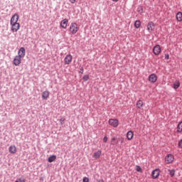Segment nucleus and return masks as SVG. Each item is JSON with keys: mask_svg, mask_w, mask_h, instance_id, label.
Segmentation results:
<instances>
[{"mask_svg": "<svg viewBox=\"0 0 182 182\" xmlns=\"http://www.w3.org/2000/svg\"><path fill=\"white\" fill-rule=\"evenodd\" d=\"M133 136H134V134L132 132V131H129L127 133V140H132V139H133Z\"/></svg>", "mask_w": 182, "mask_h": 182, "instance_id": "nucleus-16", "label": "nucleus"}, {"mask_svg": "<svg viewBox=\"0 0 182 182\" xmlns=\"http://www.w3.org/2000/svg\"><path fill=\"white\" fill-rule=\"evenodd\" d=\"M97 182H105V181L103 179H101V180H97Z\"/></svg>", "mask_w": 182, "mask_h": 182, "instance_id": "nucleus-37", "label": "nucleus"}, {"mask_svg": "<svg viewBox=\"0 0 182 182\" xmlns=\"http://www.w3.org/2000/svg\"><path fill=\"white\" fill-rule=\"evenodd\" d=\"M176 19L178 22H181L182 21V13L178 12L176 14Z\"/></svg>", "mask_w": 182, "mask_h": 182, "instance_id": "nucleus-19", "label": "nucleus"}, {"mask_svg": "<svg viewBox=\"0 0 182 182\" xmlns=\"http://www.w3.org/2000/svg\"><path fill=\"white\" fill-rule=\"evenodd\" d=\"M18 181H19V182H25V178L21 176V177L18 179Z\"/></svg>", "mask_w": 182, "mask_h": 182, "instance_id": "nucleus-32", "label": "nucleus"}, {"mask_svg": "<svg viewBox=\"0 0 182 182\" xmlns=\"http://www.w3.org/2000/svg\"><path fill=\"white\" fill-rule=\"evenodd\" d=\"M48 163H53V161H56V155H51L48 159Z\"/></svg>", "mask_w": 182, "mask_h": 182, "instance_id": "nucleus-17", "label": "nucleus"}, {"mask_svg": "<svg viewBox=\"0 0 182 182\" xmlns=\"http://www.w3.org/2000/svg\"><path fill=\"white\" fill-rule=\"evenodd\" d=\"M70 2L71 4H75V2H76V0H70Z\"/></svg>", "mask_w": 182, "mask_h": 182, "instance_id": "nucleus-35", "label": "nucleus"}, {"mask_svg": "<svg viewBox=\"0 0 182 182\" xmlns=\"http://www.w3.org/2000/svg\"><path fill=\"white\" fill-rule=\"evenodd\" d=\"M83 80H85V82H87V80H89V75H85L83 76Z\"/></svg>", "mask_w": 182, "mask_h": 182, "instance_id": "nucleus-26", "label": "nucleus"}, {"mask_svg": "<svg viewBox=\"0 0 182 182\" xmlns=\"http://www.w3.org/2000/svg\"><path fill=\"white\" fill-rule=\"evenodd\" d=\"M83 72H84V70H83V68H80V73L83 74Z\"/></svg>", "mask_w": 182, "mask_h": 182, "instance_id": "nucleus-36", "label": "nucleus"}, {"mask_svg": "<svg viewBox=\"0 0 182 182\" xmlns=\"http://www.w3.org/2000/svg\"><path fill=\"white\" fill-rule=\"evenodd\" d=\"M160 176V169H155L152 171V178H157Z\"/></svg>", "mask_w": 182, "mask_h": 182, "instance_id": "nucleus-14", "label": "nucleus"}, {"mask_svg": "<svg viewBox=\"0 0 182 182\" xmlns=\"http://www.w3.org/2000/svg\"><path fill=\"white\" fill-rule=\"evenodd\" d=\"M137 11L139 13V14H143V7L140 6L137 9Z\"/></svg>", "mask_w": 182, "mask_h": 182, "instance_id": "nucleus-27", "label": "nucleus"}, {"mask_svg": "<svg viewBox=\"0 0 182 182\" xmlns=\"http://www.w3.org/2000/svg\"><path fill=\"white\" fill-rule=\"evenodd\" d=\"M136 107L138 109H141L143 107V101L142 100H139L136 102Z\"/></svg>", "mask_w": 182, "mask_h": 182, "instance_id": "nucleus-20", "label": "nucleus"}, {"mask_svg": "<svg viewBox=\"0 0 182 182\" xmlns=\"http://www.w3.org/2000/svg\"><path fill=\"white\" fill-rule=\"evenodd\" d=\"M141 25V23L140 22L139 20H136L134 22V26H135V28H136V29H139V28H140Z\"/></svg>", "mask_w": 182, "mask_h": 182, "instance_id": "nucleus-22", "label": "nucleus"}, {"mask_svg": "<svg viewBox=\"0 0 182 182\" xmlns=\"http://www.w3.org/2000/svg\"><path fill=\"white\" fill-rule=\"evenodd\" d=\"M102 156V151L98 150L96 152L94 153L93 157L95 159H100V156Z\"/></svg>", "mask_w": 182, "mask_h": 182, "instance_id": "nucleus-15", "label": "nucleus"}, {"mask_svg": "<svg viewBox=\"0 0 182 182\" xmlns=\"http://www.w3.org/2000/svg\"><path fill=\"white\" fill-rule=\"evenodd\" d=\"M26 55V51L25 50V48L23 47L20 48L18 52V56L23 59Z\"/></svg>", "mask_w": 182, "mask_h": 182, "instance_id": "nucleus-8", "label": "nucleus"}, {"mask_svg": "<svg viewBox=\"0 0 182 182\" xmlns=\"http://www.w3.org/2000/svg\"><path fill=\"white\" fill-rule=\"evenodd\" d=\"M177 132H178V133L182 132V122L178 123V124L177 126Z\"/></svg>", "mask_w": 182, "mask_h": 182, "instance_id": "nucleus-21", "label": "nucleus"}, {"mask_svg": "<svg viewBox=\"0 0 182 182\" xmlns=\"http://www.w3.org/2000/svg\"><path fill=\"white\" fill-rule=\"evenodd\" d=\"M79 31V26L76 23H72L70 26V32L72 35H75Z\"/></svg>", "mask_w": 182, "mask_h": 182, "instance_id": "nucleus-2", "label": "nucleus"}, {"mask_svg": "<svg viewBox=\"0 0 182 182\" xmlns=\"http://www.w3.org/2000/svg\"><path fill=\"white\" fill-rule=\"evenodd\" d=\"M19 19V15L18 14H14L10 21V25L11 26V32H18L21 28V24L18 23Z\"/></svg>", "mask_w": 182, "mask_h": 182, "instance_id": "nucleus-1", "label": "nucleus"}, {"mask_svg": "<svg viewBox=\"0 0 182 182\" xmlns=\"http://www.w3.org/2000/svg\"><path fill=\"white\" fill-rule=\"evenodd\" d=\"M113 2H119V0H112Z\"/></svg>", "mask_w": 182, "mask_h": 182, "instance_id": "nucleus-38", "label": "nucleus"}, {"mask_svg": "<svg viewBox=\"0 0 182 182\" xmlns=\"http://www.w3.org/2000/svg\"><path fill=\"white\" fill-rule=\"evenodd\" d=\"M73 59V57L72 56V55H70V54L67 55L65 56V58H64L65 65H70Z\"/></svg>", "mask_w": 182, "mask_h": 182, "instance_id": "nucleus-7", "label": "nucleus"}, {"mask_svg": "<svg viewBox=\"0 0 182 182\" xmlns=\"http://www.w3.org/2000/svg\"><path fill=\"white\" fill-rule=\"evenodd\" d=\"M147 31L151 33V32H154V29H156V26L154 25V23L150 21L148 23L146 26Z\"/></svg>", "mask_w": 182, "mask_h": 182, "instance_id": "nucleus-3", "label": "nucleus"}, {"mask_svg": "<svg viewBox=\"0 0 182 182\" xmlns=\"http://www.w3.org/2000/svg\"><path fill=\"white\" fill-rule=\"evenodd\" d=\"M49 95H50V93L49 92L48 90H46L44 92H42L43 100H48V99H49Z\"/></svg>", "mask_w": 182, "mask_h": 182, "instance_id": "nucleus-12", "label": "nucleus"}, {"mask_svg": "<svg viewBox=\"0 0 182 182\" xmlns=\"http://www.w3.org/2000/svg\"><path fill=\"white\" fill-rule=\"evenodd\" d=\"M65 121H66V118H65V117H61L60 119H59V122L61 126H63V124H65Z\"/></svg>", "mask_w": 182, "mask_h": 182, "instance_id": "nucleus-25", "label": "nucleus"}, {"mask_svg": "<svg viewBox=\"0 0 182 182\" xmlns=\"http://www.w3.org/2000/svg\"><path fill=\"white\" fill-rule=\"evenodd\" d=\"M108 123L109 126H112V127H117V126H119V120L116 119H109Z\"/></svg>", "mask_w": 182, "mask_h": 182, "instance_id": "nucleus-5", "label": "nucleus"}, {"mask_svg": "<svg viewBox=\"0 0 182 182\" xmlns=\"http://www.w3.org/2000/svg\"><path fill=\"white\" fill-rule=\"evenodd\" d=\"M180 87V82L179 81H176L173 84V89L176 90V89H178Z\"/></svg>", "mask_w": 182, "mask_h": 182, "instance_id": "nucleus-23", "label": "nucleus"}, {"mask_svg": "<svg viewBox=\"0 0 182 182\" xmlns=\"http://www.w3.org/2000/svg\"><path fill=\"white\" fill-rule=\"evenodd\" d=\"M107 140H109V138H107V136H105V137L103 138V141H104V143H107Z\"/></svg>", "mask_w": 182, "mask_h": 182, "instance_id": "nucleus-34", "label": "nucleus"}, {"mask_svg": "<svg viewBox=\"0 0 182 182\" xmlns=\"http://www.w3.org/2000/svg\"><path fill=\"white\" fill-rule=\"evenodd\" d=\"M168 171L171 177H174V175L176 174V171L174 169H168Z\"/></svg>", "mask_w": 182, "mask_h": 182, "instance_id": "nucleus-24", "label": "nucleus"}, {"mask_svg": "<svg viewBox=\"0 0 182 182\" xmlns=\"http://www.w3.org/2000/svg\"><path fill=\"white\" fill-rule=\"evenodd\" d=\"M136 171L141 173V167H140L139 166H136Z\"/></svg>", "mask_w": 182, "mask_h": 182, "instance_id": "nucleus-29", "label": "nucleus"}, {"mask_svg": "<svg viewBox=\"0 0 182 182\" xmlns=\"http://www.w3.org/2000/svg\"><path fill=\"white\" fill-rule=\"evenodd\" d=\"M119 141H120L121 143H124V138H123L122 136L118 138V139H117Z\"/></svg>", "mask_w": 182, "mask_h": 182, "instance_id": "nucleus-28", "label": "nucleus"}, {"mask_svg": "<svg viewBox=\"0 0 182 182\" xmlns=\"http://www.w3.org/2000/svg\"><path fill=\"white\" fill-rule=\"evenodd\" d=\"M21 63L22 57H19V55H16L13 60V63L15 66H19Z\"/></svg>", "mask_w": 182, "mask_h": 182, "instance_id": "nucleus-4", "label": "nucleus"}, {"mask_svg": "<svg viewBox=\"0 0 182 182\" xmlns=\"http://www.w3.org/2000/svg\"><path fill=\"white\" fill-rule=\"evenodd\" d=\"M161 52V48L160 46L156 45L153 48V53L154 55H160V53Z\"/></svg>", "mask_w": 182, "mask_h": 182, "instance_id": "nucleus-9", "label": "nucleus"}, {"mask_svg": "<svg viewBox=\"0 0 182 182\" xmlns=\"http://www.w3.org/2000/svg\"><path fill=\"white\" fill-rule=\"evenodd\" d=\"M82 182H89V178L84 177L83 179H82Z\"/></svg>", "mask_w": 182, "mask_h": 182, "instance_id": "nucleus-31", "label": "nucleus"}, {"mask_svg": "<svg viewBox=\"0 0 182 182\" xmlns=\"http://www.w3.org/2000/svg\"><path fill=\"white\" fill-rule=\"evenodd\" d=\"M111 144H112L113 146H116V144H119V141L116 137L114 136L112 138Z\"/></svg>", "mask_w": 182, "mask_h": 182, "instance_id": "nucleus-18", "label": "nucleus"}, {"mask_svg": "<svg viewBox=\"0 0 182 182\" xmlns=\"http://www.w3.org/2000/svg\"><path fill=\"white\" fill-rule=\"evenodd\" d=\"M9 151L11 154H15L16 153L17 149H16V146L15 145H11L9 148Z\"/></svg>", "mask_w": 182, "mask_h": 182, "instance_id": "nucleus-13", "label": "nucleus"}, {"mask_svg": "<svg viewBox=\"0 0 182 182\" xmlns=\"http://www.w3.org/2000/svg\"><path fill=\"white\" fill-rule=\"evenodd\" d=\"M169 58H170V55H168V53H166V54H165V59H166V60H168Z\"/></svg>", "mask_w": 182, "mask_h": 182, "instance_id": "nucleus-33", "label": "nucleus"}, {"mask_svg": "<svg viewBox=\"0 0 182 182\" xmlns=\"http://www.w3.org/2000/svg\"><path fill=\"white\" fill-rule=\"evenodd\" d=\"M149 82H151V83H156V82L157 81V75H156L155 74L150 75L149 77Z\"/></svg>", "mask_w": 182, "mask_h": 182, "instance_id": "nucleus-11", "label": "nucleus"}, {"mask_svg": "<svg viewBox=\"0 0 182 182\" xmlns=\"http://www.w3.org/2000/svg\"><path fill=\"white\" fill-rule=\"evenodd\" d=\"M68 23H69V21L66 18L63 19L60 22L61 28H63V29H66V28H68Z\"/></svg>", "mask_w": 182, "mask_h": 182, "instance_id": "nucleus-10", "label": "nucleus"}, {"mask_svg": "<svg viewBox=\"0 0 182 182\" xmlns=\"http://www.w3.org/2000/svg\"><path fill=\"white\" fill-rule=\"evenodd\" d=\"M173 161H174V156H173V154H168L165 157V162L166 164H171Z\"/></svg>", "mask_w": 182, "mask_h": 182, "instance_id": "nucleus-6", "label": "nucleus"}, {"mask_svg": "<svg viewBox=\"0 0 182 182\" xmlns=\"http://www.w3.org/2000/svg\"><path fill=\"white\" fill-rule=\"evenodd\" d=\"M178 146L180 149H182V139L178 141Z\"/></svg>", "mask_w": 182, "mask_h": 182, "instance_id": "nucleus-30", "label": "nucleus"}]
</instances>
